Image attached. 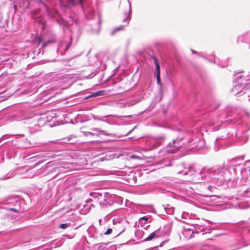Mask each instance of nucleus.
<instances>
[{"label":"nucleus","instance_id":"3","mask_svg":"<svg viewBox=\"0 0 250 250\" xmlns=\"http://www.w3.org/2000/svg\"><path fill=\"white\" fill-rule=\"evenodd\" d=\"M61 3H66L67 4H72L73 5L81 4L83 8V3L86 0H60Z\"/></svg>","mask_w":250,"mask_h":250},{"label":"nucleus","instance_id":"14","mask_svg":"<svg viewBox=\"0 0 250 250\" xmlns=\"http://www.w3.org/2000/svg\"><path fill=\"white\" fill-rule=\"evenodd\" d=\"M141 219L144 220L145 221H147L148 218L146 216H143L140 218Z\"/></svg>","mask_w":250,"mask_h":250},{"label":"nucleus","instance_id":"10","mask_svg":"<svg viewBox=\"0 0 250 250\" xmlns=\"http://www.w3.org/2000/svg\"><path fill=\"white\" fill-rule=\"evenodd\" d=\"M112 232V229L109 228L106 231L104 232L105 235H109L111 234Z\"/></svg>","mask_w":250,"mask_h":250},{"label":"nucleus","instance_id":"6","mask_svg":"<svg viewBox=\"0 0 250 250\" xmlns=\"http://www.w3.org/2000/svg\"><path fill=\"white\" fill-rule=\"evenodd\" d=\"M156 78L157 81L158 83H160L161 79H160V67L159 65V63H156Z\"/></svg>","mask_w":250,"mask_h":250},{"label":"nucleus","instance_id":"12","mask_svg":"<svg viewBox=\"0 0 250 250\" xmlns=\"http://www.w3.org/2000/svg\"><path fill=\"white\" fill-rule=\"evenodd\" d=\"M102 92H103V91H97V92H95L92 96H96L100 95V93Z\"/></svg>","mask_w":250,"mask_h":250},{"label":"nucleus","instance_id":"21","mask_svg":"<svg viewBox=\"0 0 250 250\" xmlns=\"http://www.w3.org/2000/svg\"><path fill=\"white\" fill-rule=\"evenodd\" d=\"M100 22H101V21H100V20H99V21H98V22H99V24H100Z\"/></svg>","mask_w":250,"mask_h":250},{"label":"nucleus","instance_id":"1","mask_svg":"<svg viewBox=\"0 0 250 250\" xmlns=\"http://www.w3.org/2000/svg\"><path fill=\"white\" fill-rule=\"evenodd\" d=\"M131 12V7H130V4H129V12L128 13L125 12L124 14L125 18L123 20V22H126V25H120L118 27H117L113 29L112 31L111 32V35H113L116 32L120 31V30H123L125 29V27L127 26L129 24V21L128 19H129V13Z\"/></svg>","mask_w":250,"mask_h":250},{"label":"nucleus","instance_id":"5","mask_svg":"<svg viewBox=\"0 0 250 250\" xmlns=\"http://www.w3.org/2000/svg\"><path fill=\"white\" fill-rule=\"evenodd\" d=\"M238 42H250V32H247L243 35L240 36L237 38Z\"/></svg>","mask_w":250,"mask_h":250},{"label":"nucleus","instance_id":"11","mask_svg":"<svg viewBox=\"0 0 250 250\" xmlns=\"http://www.w3.org/2000/svg\"><path fill=\"white\" fill-rule=\"evenodd\" d=\"M151 59L153 60V62H155V63H156V62H158V60L156 58V57L154 56H152L151 57Z\"/></svg>","mask_w":250,"mask_h":250},{"label":"nucleus","instance_id":"8","mask_svg":"<svg viewBox=\"0 0 250 250\" xmlns=\"http://www.w3.org/2000/svg\"><path fill=\"white\" fill-rule=\"evenodd\" d=\"M69 226V224H61L59 225V228L62 229H66Z\"/></svg>","mask_w":250,"mask_h":250},{"label":"nucleus","instance_id":"17","mask_svg":"<svg viewBox=\"0 0 250 250\" xmlns=\"http://www.w3.org/2000/svg\"><path fill=\"white\" fill-rule=\"evenodd\" d=\"M119 65H118L117 66L115 67L114 71H116L118 68L119 67Z\"/></svg>","mask_w":250,"mask_h":250},{"label":"nucleus","instance_id":"4","mask_svg":"<svg viewBox=\"0 0 250 250\" xmlns=\"http://www.w3.org/2000/svg\"><path fill=\"white\" fill-rule=\"evenodd\" d=\"M152 158V155H144L141 152H140L139 155H136L135 154L132 155L130 156V158L133 159H137L139 160H145L146 159H151Z\"/></svg>","mask_w":250,"mask_h":250},{"label":"nucleus","instance_id":"18","mask_svg":"<svg viewBox=\"0 0 250 250\" xmlns=\"http://www.w3.org/2000/svg\"><path fill=\"white\" fill-rule=\"evenodd\" d=\"M191 51H192L193 54H196L197 53V52L193 50V49H191Z\"/></svg>","mask_w":250,"mask_h":250},{"label":"nucleus","instance_id":"22","mask_svg":"<svg viewBox=\"0 0 250 250\" xmlns=\"http://www.w3.org/2000/svg\"><path fill=\"white\" fill-rule=\"evenodd\" d=\"M53 157H49V158H53Z\"/></svg>","mask_w":250,"mask_h":250},{"label":"nucleus","instance_id":"9","mask_svg":"<svg viewBox=\"0 0 250 250\" xmlns=\"http://www.w3.org/2000/svg\"><path fill=\"white\" fill-rule=\"evenodd\" d=\"M113 229L115 230H117L120 231V233L123 232L125 230V229L123 227H122L120 229H119L118 226H115L113 228Z\"/></svg>","mask_w":250,"mask_h":250},{"label":"nucleus","instance_id":"15","mask_svg":"<svg viewBox=\"0 0 250 250\" xmlns=\"http://www.w3.org/2000/svg\"><path fill=\"white\" fill-rule=\"evenodd\" d=\"M10 210H13V211H14L15 212H18L19 211L18 210H17V209H15V208H10Z\"/></svg>","mask_w":250,"mask_h":250},{"label":"nucleus","instance_id":"19","mask_svg":"<svg viewBox=\"0 0 250 250\" xmlns=\"http://www.w3.org/2000/svg\"><path fill=\"white\" fill-rule=\"evenodd\" d=\"M140 150L142 151H146V150L144 148H141Z\"/></svg>","mask_w":250,"mask_h":250},{"label":"nucleus","instance_id":"16","mask_svg":"<svg viewBox=\"0 0 250 250\" xmlns=\"http://www.w3.org/2000/svg\"><path fill=\"white\" fill-rule=\"evenodd\" d=\"M57 22L60 24L61 25L62 21L59 20H56Z\"/></svg>","mask_w":250,"mask_h":250},{"label":"nucleus","instance_id":"7","mask_svg":"<svg viewBox=\"0 0 250 250\" xmlns=\"http://www.w3.org/2000/svg\"><path fill=\"white\" fill-rule=\"evenodd\" d=\"M158 237L159 235H157L155 232H153L151 233L147 238H145L144 240L145 241H148Z\"/></svg>","mask_w":250,"mask_h":250},{"label":"nucleus","instance_id":"13","mask_svg":"<svg viewBox=\"0 0 250 250\" xmlns=\"http://www.w3.org/2000/svg\"><path fill=\"white\" fill-rule=\"evenodd\" d=\"M51 42H52V41H49L47 42H44L43 44V46L44 47V46H46L48 43H49Z\"/></svg>","mask_w":250,"mask_h":250},{"label":"nucleus","instance_id":"2","mask_svg":"<svg viewBox=\"0 0 250 250\" xmlns=\"http://www.w3.org/2000/svg\"><path fill=\"white\" fill-rule=\"evenodd\" d=\"M71 42L66 43L64 42L61 41L59 44V46L57 50L58 54H60L61 55L64 54V53L67 50V49L70 47Z\"/></svg>","mask_w":250,"mask_h":250},{"label":"nucleus","instance_id":"20","mask_svg":"<svg viewBox=\"0 0 250 250\" xmlns=\"http://www.w3.org/2000/svg\"><path fill=\"white\" fill-rule=\"evenodd\" d=\"M98 28H99V29H98V31H97V33H98L99 32V30H100V25H99Z\"/></svg>","mask_w":250,"mask_h":250}]
</instances>
